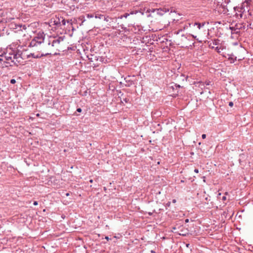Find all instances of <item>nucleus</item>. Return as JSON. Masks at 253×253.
Masks as SVG:
<instances>
[{"mask_svg": "<svg viewBox=\"0 0 253 253\" xmlns=\"http://www.w3.org/2000/svg\"><path fill=\"white\" fill-rule=\"evenodd\" d=\"M52 37H50L47 42H44V37L42 35H38L35 37L30 42L29 46L35 48V50H38L39 51H43L44 53H49L51 55L53 53L57 54L55 51L54 43Z\"/></svg>", "mask_w": 253, "mask_h": 253, "instance_id": "obj_1", "label": "nucleus"}, {"mask_svg": "<svg viewBox=\"0 0 253 253\" xmlns=\"http://www.w3.org/2000/svg\"><path fill=\"white\" fill-rule=\"evenodd\" d=\"M138 12V10H132L129 13L124 14H116L115 12L112 13V28L117 29L122 26L121 19L123 17L127 18L130 15L135 14Z\"/></svg>", "mask_w": 253, "mask_h": 253, "instance_id": "obj_2", "label": "nucleus"}, {"mask_svg": "<svg viewBox=\"0 0 253 253\" xmlns=\"http://www.w3.org/2000/svg\"><path fill=\"white\" fill-rule=\"evenodd\" d=\"M170 11V12H174V10L173 9V8L171 6H165L163 7H160L159 8H151L148 9L147 10V12L149 13H155L156 12L157 15L159 16H163L166 13Z\"/></svg>", "mask_w": 253, "mask_h": 253, "instance_id": "obj_3", "label": "nucleus"}, {"mask_svg": "<svg viewBox=\"0 0 253 253\" xmlns=\"http://www.w3.org/2000/svg\"><path fill=\"white\" fill-rule=\"evenodd\" d=\"M65 39V36L63 37H59L57 38L52 37V40L53 41V43H54V47L55 49V51H60L61 48V44L63 42L64 40Z\"/></svg>", "mask_w": 253, "mask_h": 253, "instance_id": "obj_4", "label": "nucleus"}, {"mask_svg": "<svg viewBox=\"0 0 253 253\" xmlns=\"http://www.w3.org/2000/svg\"><path fill=\"white\" fill-rule=\"evenodd\" d=\"M173 229L174 230H179L177 231H175V232L177 233L180 235L186 236L188 234L187 229H184L183 226L176 225L173 228Z\"/></svg>", "mask_w": 253, "mask_h": 253, "instance_id": "obj_5", "label": "nucleus"}, {"mask_svg": "<svg viewBox=\"0 0 253 253\" xmlns=\"http://www.w3.org/2000/svg\"><path fill=\"white\" fill-rule=\"evenodd\" d=\"M4 62L10 66H12L16 65V61L13 60L11 53H9L8 55H5L4 56Z\"/></svg>", "mask_w": 253, "mask_h": 253, "instance_id": "obj_6", "label": "nucleus"}, {"mask_svg": "<svg viewBox=\"0 0 253 253\" xmlns=\"http://www.w3.org/2000/svg\"><path fill=\"white\" fill-rule=\"evenodd\" d=\"M113 92V95L114 97L112 99V104L113 103H115V104H119L121 103H123L122 101V100L120 96H119V94L117 90H114V89L112 90Z\"/></svg>", "mask_w": 253, "mask_h": 253, "instance_id": "obj_7", "label": "nucleus"}, {"mask_svg": "<svg viewBox=\"0 0 253 253\" xmlns=\"http://www.w3.org/2000/svg\"><path fill=\"white\" fill-rule=\"evenodd\" d=\"M33 50H35V48H34V47H33ZM36 51H37V53H30V54H29L28 55V57L32 56L34 58H39L42 56H45L48 55V54H49L47 53H42L41 54L40 52L41 51H39V50L37 49L36 50Z\"/></svg>", "mask_w": 253, "mask_h": 253, "instance_id": "obj_8", "label": "nucleus"}, {"mask_svg": "<svg viewBox=\"0 0 253 253\" xmlns=\"http://www.w3.org/2000/svg\"><path fill=\"white\" fill-rule=\"evenodd\" d=\"M122 235L120 234H118L117 235H115L113 236V238H112V241L115 243L117 242L118 243L120 241H122Z\"/></svg>", "mask_w": 253, "mask_h": 253, "instance_id": "obj_9", "label": "nucleus"}, {"mask_svg": "<svg viewBox=\"0 0 253 253\" xmlns=\"http://www.w3.org/2000/svg\"><path fill=\"white\" fill-rule=\"evenodd\" d=\"M134 77V76L132 77V78H133ZM131 78V76H128L125 79V80H126V82L127 83V84H126V85H127L128 86H129L133 84H134L133 81L132 80V79Z\"/></svg>", "mask_w": 253, "mask_h": 253, "instance_id": "obj_10", "label": "nucleus"}, {"mask_svg": "<svg viewBox=\"0 0 253 253\" xmlns=\"http://www.w3.org/2000/svg\"><path fill=\"white\" fill-rule=\"evenodd\" d=\"M245 6H246V5L245 4V3L243 2L241 7H234V9L235 11H238L239 12H243L245 10Z\"/></svg>", "mask_w": 253, "mask_h": 253, "instance_id": "obj_11", "label": "nucleus"}, {"mask_svg": "<svg viewBox=\"0 0 253 253\" xmlns=\"http://www.w3.org/2000/svg\"><path fill=\"white\" fill-rule=\"evenodd\" d=\"M12 54V58L13 60H14L16 61V65L17 64V63L20 62V60H18L19 58H21L20 55L18 53H15V52H13Z\"/></svg>", "mask_w": 253, "mask_h": 253, "instance_id": "obj_12", "label": "nucleus"}, {"mask_svg": "<svg viewBox=\"0 0 253 253\" xmlns=\"http://www.w3.org/2000/svg\"><path fill=\"white\" fill-rule=\"evenodd\" d=\"M228 59L230 61V63H233L236 60L237 57L233 54H228Z\"/></svg>", "mask_w": 253, "mask_h": 253, "instance_id": "obj_13", "label": "nucleus"}, {"mask_svg": "<svg viewBox=\"0 0 253 253\" xmlns=\"http://www.w3.org/2000/svg\"><path fill=\"white\" fill-rule=\"evenodd\" d=\"M95 17L96 18H99L100 19H103L104 20H106L107 21H108V19H107V18L105 17V16L104 15L99 14H96L95 15Z\"/></svg>", "mask_w": 253, "mask_h": 253, "instance_id": "obj_14", "label": "nucleus"}, {"mask_svg": "<svg viewBox=\"0 0 253 253\" xmlns=\"http://www.w3.org/2000/svg\"><path fill=\"white\" fill-rule=\"evenodd\" d=\"M54 22H55V24L56 25H57L58 24H60V23H62V24L63 25H65V24H66V21L63 18H62V20L61 22L60 21L59 19H58V21H55Z\"/></svg>", "mask_w": 253, "mask_h": 253, "instance_id": "obj_15", "label": "nucleus"}, {"mask_svg": "<svg viewBox=\"0 0 253 253\" xmlns=\"http://www.w3.org/2000/svg\"><path fill=\"white\" fill-rule=\"evenodd\" d=\"M79 20L82 21V23L81 24V25L83 24V23L85 21V17L84 16H81L79 17Z\"/></svg>", "mask_w": 253, "mask_h": 253, "instance_id": "obj_16", "label": "nucleus"}, {"mask_svg": "<svg viewBox=\"0 0 253 253\" xmlns=\"http://www.w3.org/2000/svg\"><path fill=\"white\" fill-rule=\"evenodd\" d=\"M194 25V26H195V25H197V26H198V28L199 29H201V28L202 26H203L204 25V23H203V24H202L199 23H195Z\"/></svg>", "mask_w": 253, "mask_h": 253, "instance_id": "obj_17", "label": "nucleus"}, {"mask_svg": "<svg viewBox=\"0 0 253 253\" xmlns=\"http://www.w3.org/2000/svg\"><path fill=\"white\" fill-rule=\"evenodd\" d=\"M251 1V0H245V1L244 2L245 3L247 7H248V5L250 4Z\"/></svg>", "mask_w": 253, "mask_h": 253, "instance_id": "obj_18", "label": "nucleus"}, {"mask_svg": "<svg viewBox=\"0 0 253 253\" xmlns=\"http://www.w3.org/2000/svg\"><path fill=\"white\" fill-rule=\"evenodd\" d=\"M16 28H17V27H19L20 28L22 27L23 29H24V30L26 29V26L25 25H18L17 26H16Z\"/></svg>", "mask_w": 253, "mask_h": 253, "instance_id": "obj_19", "label": "nucleus"}, {"mask_svg": "<svg viewBox=\"0 0 253 253\" xmlns=\"http://www.w3.org/2000/svg\"><path fill=\"white\" fill-rule=\"evenodd\" d=\"M86 15L87 18H91L94 17V14H86Z\"/></svg>", "mask_w": 253, "mask_h": 253, "instance_id": "obj_20", "label": "nucleus"}, {"mask_svg": "<svg viewBox=\"0 0 253 253\" xmlns=\"http://www.w3.org/2000/svg\"><path fill=\"white\" fill-rule=\"evenodd\" d=\"M16 83V81L15 79H11L10 80V83L12 84H14Z\"/></svg>", "mask_w": 253, "mask_h": 253, "instance_id": "obj_21", "label": "nucleus"}, {"mask_svg": "<svg viewBox=\"0 0 253 253\" xmlns=\"http://www.w3.org/2000/svg\"><path fill=\"white\" fill-rule=\"evenodd\" d=\"M186 38H187L186 37V36L184 35H182L181 36V40L182 41H183L184 40L186 39Z\"/></svg>", "mask_w": 253, "mask_h": 253, "instance_id": "obj_22", "label": "nucleus"}, {"mask_svg": "<svg viewBox=\"0 0 253 253\" xmlns=\"http://www.w3.org/2000/svg\"><path fill=\"white\" fill-rule=\"evenodd\" d=\"M233 102H229V106L231 107H233Z\"/></svg>", "mask_w": 253, "mask_h": 253, "instance_id": "obj_23", "label": "nucleus"}, {"mask_svg": "<svg viewBox=\"0 0 253 253\" xmlns=\"http://www.w3.org/2000/svg\"><path fill=\"white\" fill-rule=\"evenodd\" d=\"M82 109H81V108H78V109H77V111L78 112H79V113H81V112H82Z\"/></svg>", "mask_w": 253, "mask_h": 253, "instance_id": "obj_24", "label": "nucleus"}, {"mask_svg": "<svg viewBox=\"0 0 253 253\" xmlns=\"http://www.w3.org/2000/svg\"><path fill=\"white\" fill-rule=\"evenodd\" d=\"M202 138L203 139H205L206 138V134H203L202 135Z\"/></svg>", "mask_w": 253, "mask_h": 253, "instance_id": "obj_25", "label": "nucleus"}, {"mask_svg": "<svg viewBox=\"0 0 253 253\" xmlns=\"http://www.w3.org/2000/svg\"><path fill=\"white\" fill-rule=\"evenodd\" d=\"M33 205L35 206H37L38 205V202L37 201H34L33 203Z\"/></svg>", "mask_w": 253, "mask_h": 253, "instance_id": "obj_26", "label": "nucleus"}, {"mask_svg": "<svg viewBox=\"0 0 253 253\" xmlns=\"http://www.w3.org/2000/svg\"><path fill=\"white\" fill-rule=\"evenodd\" d=\"M180 31H182V30L174 32V34L178 35Z\"/></svg>", "mask_w": 253, "mask_h": 253, "instance_id": "obj_27", "label": "nucleus"}, {"mask_svg": "<svg viewBox=\"0 0 253 253\" xmlns=\"http://www.w3.org/2000/svg\"><path fill=\"white\" fill-rule=\"evenodd\" d=\"M194 172H195L196 173H198L199 172V170L197 169H194Z\"/></svg>", "mask_w": 253, "mask_h": 253, "instance_id": "obj_28", "label": "nucleus"}, {"mask_svg": "<svg viewBox=\"0 0 253 253\" xmlns=\"http://www.w3.org/2000/svg\"><path fill=\"white\" fill-rule=\"evenodd\" d=\"M4 58H0V62H1V61H3L4 62Z\"/></svg>", "mask_w": 253, "mask_h": 253, "instance_id": "obj_29", "label": "nucleus"}, {"mask_svg": "<svg viewBox=\"0 0 253 253\" xmlns=\"http://www.w3.org/2000/svg\"><path fill=\"white\" fill-rule=\"evenodd\" d=\"M185 222L186 223H188L189 222V219H186L185 220Z\"/></svg>", "mask_w": 253, "mask_h": 253, "instance_id": "obj_30", "label": "nucleus"}, {"mask_svg": "<svg viewBox=\"0 0 253 253\" xmlns=\"http://www.w3.org/2000/svg\"><path fill=\"white\" fill-rule=\"evenodd\" d=\"M124 100L126 102H127V101L128 100V99H127L126 98H125L124 99Z\"/></svg>", "mask_w": 253, "mask_h": 253, "instance_id": "obj_31", "label": "nucleus"}, {"mask_svg": "<svg viewBox=\"0 0 253 253\" xmlns=\"http://www.w3.org/2000/svg\"><path fill=\"white\" fill-rule=\"evenodd\" d=\"M226 197H225V196H223V197H222V200H226Z\"/></svg>", "mask_w": 253, "mask_h": 253, "instance_id": "obj_32", "label": "nucleus"}, {"mask_svg": "<svg viewBox=\"0 0 253 253\" xmlns=\"http://www.w3.org/2000/svg\"><path fill=\"white\" fill-rule=\"evenodd\" d=\"M89 59L90 60V61L92 62L93 60H92V57H91V58H89Z\"/></svg>", "mask_w": 253, "mask_h": 253, "instance_id": "obj_33", "label": "nucleus"}, {"mask_svg": "<svg viewBox=\"0 0 253 253\" xmlns=\"http://www.w3.org/2000/svg\"><path fill=\"white\" fill-rule=\"evenodd\" d=\"M175 86H176V87H180V85H176V84H175Z\"/></svg>", "mask_w": 253, "mask_h": 253, "instance_id": "obj_34", "label": "nucleus"}, {"mask_svg": "<svg viewBox=\"0 0 253 253\" xmlns=\"http://www.w3.org/2000/svg\"><path fill=\"white\" fill-rule=\"evenodd\" d=\"M172 202H173V203H175V202H176V200L173 199V200H172Z\"/></svg>", "mask_w": 253, "mask_h": 253, "instance_id": "obj_35", "label": "nucleus"}, {"mask_svg": "<svg viewBox=\"0 0 253 253\" xmlns=\"http://www.w3.org/2000/svg\"><path fill=\"white\" fill-rule=\"evenodd\" d=\"M66 195L67 196H68L69 195V193H66Z\"/></svg>", "mask_w": 253, "mask_h": 253, "instance_id": "obj_36", "label": "nucleus"}, {"mask_svg": "<svg viewBox=\"0 0 253 253\" xmlns=\"http://www.w3.org/2000/svg\"><path fill=\"white\" fill-rule=\"evenodd\" d=\"M192 36L194 38H196V36H194V35H192Z\"/></svg>", "mask_w": 253, "mask_h": 253, "instance_id": "obj_37", "label": "nucleus"}, {"mask_svg": "<svg viewBox=\"0 0 253 253\" xmlns=\"http://www.w3.org/2000/svg\"><path fill=\"white\" fill-rule=\"evenodd\" d=\"M189 244H187V245H186V247H189Z\"/></svg>", "mask_w": 253, "mask_h": 253, "instance_id": "obj_38", "label": "nucleus"}, {"mask_svg": "<svg viewBox=\"0 0 253 253\" xmlns=\"http://www.w3.org/2000/svg\"><path fill=\"white\" fill-rule=\"evenodd\" d=\"M240 17H242V14H240Z\"/></svg>", "mask_w": 253, "mask_h": 253, "instance_id": "obj_39", "label": "nucleus"}, {"mask_svg": "<svg viewBox=\"0 0 253 253\" xmlns=\"http://www.w3.org/2000/svg\"><path fill=\"white\" fill-rule=\"evenodd\" d=\"M151 253H155V252L154 251H151Z\"/></svg>", "mask_w": 253, "mask_h": 253, "instance_id": "obj_40", "label": "nucleus"}, {"mask_svg": "<svg viewBox=\"0 0 253 253\" xmlns=\"http://www.w3.org/2000/svg\"><path fill=\"white\" fill-rule=\"evenodd\" d=\"M92 181H93V180H92V179H91V180H90V181H90V182H91H91H92Z\"/></svg>", "mask_w": 253, "mask_h": 253, "instance_id": "obj_41", "label": "nucleus"}, {"mask_svg": "<svg viewBox=\"0 0 253 253\" xmlns=\"http://www.w3.org/2000/svg\"><path fill=\"white\" fill-rule=\"evenodd\" d=\"M116 81H115V80H113V81H112V82H115Z\"/></svg>", "mask_w": 253, "mask_h": 253, "instance_id": "obj_42", "label": "nucleus"}, {"mask_svg": "<svg viewBox=\"0 0 253 253\" xmlns=\"http://www.w3.org/2000/svg\"><path fill=\"white\" fill-rule=\"evenodd\" d=\"M184 182V180H181V182Z\"/></svg>", "mask_w": 253, "mask_h": 253, "instance_id": "obj_43", "label": "nucleus"}, {"mask_svg": "<svg viewBox=\"0 0 253 253\" xmlns=\"http://www.w3.org/2000/svg\"><path fill=\"white\" fill-rule=\"evenodd\" d=\"M106 239H107V240H108V239H109L108 237H106Z\"/></svg>", "mask_w": 253, "mask_h": 253, "instance_id": "obj_44", "label": "nucleus"}]
</instances>
